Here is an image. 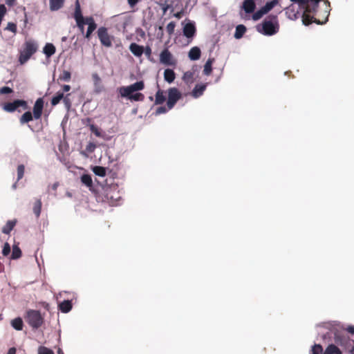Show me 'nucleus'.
I'll return each mask as SVG.
<instances>
[{
  "mask_svg": "<svg viewBox=\"0 0 354 354\" xmlns=\"http://www.w3.org/2000/svg\"><path fill=\"white\" fill-rule=\"evenodd\" d=\"M267 14L263 8L257 10L256 12H254L252 15V19L254 21H257L260 19L264 15Z\"/></svg>",
  "mask_w": 354,
  "mask_h": 354,
  "instance_id": "37",
  "label": "nucleus"
},
{
  "mask_svg": "<svg viewBox=\"0 0 354 354\" xmlns=\"http://www.w3.org/2000/svg\"><path fill=\"white\" fill-rule=\"evenodd\" d=\"M90 129L96 136H97V137L101 136L100 131L98 130V129L94 124H91L90 126Z\"/></svg>",
  "mask_w": 354,
  "mask_h": 354,
  "instance_id": "48",
  "label": "nucleus"
},
{
  "mask_svg": "<svg viewBox=\"0 0 354 354\" xmlns=\"http://www.w3.org/2000/svg\"><path fill=\"white\" fill-rule=\"evenodd\" d=\"M290 1L295 3H297L299 5V8H301V6L306 4V3H307L306 0H290Z\"/></svg>",
  "mask_w": 354,
  "mask_h": 354,
  "instance_id": "52",
  "label": "nucleus"
},
{
  "mask_svg": "<svg viewBox=\"0 0 354 354\" xmlns=\"http://www.w3.org/2000/svg\"><path fill=\"white\" fill-rule=\"evenodd\" d=\"M207 87L206 84H196L191 93V95L194 98L201 97Z\"/></svg>",
  "mask_w": 354,
  "mask_h": 354,
  "instance_id": "13",
  "label": "nucleus"
},
{
  "mask_svg": "<svg viewBox=\"0 0 354 354\" xmlns=\"http://www.w3.org/2000/svg\"><path fill=\"white\" fill-rule=\"evenodd\" d=\"M348 352L351 354H354V344L352 346V348H351L349 350H348Z\"/></svg>",
  "mask_w": 354,
  "mask_h": 354,
  "instance_id": "62",
  "label": "nucleus"
},
{
  "mask_svg": "<svg viewBox=\"0 0 354 354\" xmlns=\"http://www.w3.org/2000/svg\"><path fill=\"white\" fill-rule=\"evenodd\" d=\"M167 112V109L165 106H160L156 109V113L157 115L165 113Z\"/></svg>",
  "mask_w": 354,
  "mask_h": 354,
  "instance_id": "53",
  "label": "nucleus"
},
{
  "mask_svg": "<svg viewBox=\"0 0 354 354\" xmlns=\"http://www.w3.org/2000/svg\"><path fill=\"white\" fill-rule=\"evenodd\" d=\"M11 326L17 330L23 329L24 323L21 317H17L11 321Z\"/></svg>",
  "mask_w": 354,
  "mask_h": 354,
  "instance_id": "27",
  "label": "nucleus"
},
{
  "mask_svg": "<svg viewBox=\"0 0 354 354\" xmlns=\"http://www.w3.org/2000/svg\"><path fill=\"white\" fill-rule=\"evenodd\" d=\"M17 171V180L19 181L24 177V171H25L24 165H18Z\"/></svg>",
  "mask_w": 354,
  "mask_h": 354,
  "instance_id": "40",
  "label": "nucleus"
},
{
  "mask_svg": "<svg viewBox=\"0 0 354 354\" xmlns=\"http://www.w3.org/2000/svg\"><path fill=\"white\" fill-rule=\"evenodd\" d=\"M19 107H22L24 110L29 108L26 100H15L12 102L5 103L3 106V109L6 112L12 113L17 110Z\"/></svg>",
  "mask_w": 354,
  "mask_h": 354,
  "instance_id": "6",
  "label": "nucleus"
},
{
  "mask_svg": "<svg viewBox=\"0 0 354 354\" xmlns=\"http://www.w3.org/2000/svg\"><path fill=\"white\" fill-rule=\"evenodd\" d=\"M313 354H323V348L320 344H315L312 348Z\"/></svg>",
  "mask_w": 354,
  "mask_h": 354,
  "instance_id": "41",
  "label": "nucleus"
},
{
  "mask_svg": "<svg viewBox=\"0 0 354 354\" xmlns=\"http://www.w3.org/2000/svg\"><path fill=\"white\" fill-rule=\"evenodd\" d=\"M21 256V250L17 246H15L12 248V259H17Z\"/></svg>",
  "mask_w": 354,
  "mask_h": 354,
  "instance_id": "38",
  "label": "nucleus"
},
{
  "mask_svg": "<svg viewBox=\"0 0 354 354\" xmlns=\"http://www.w3.org/2000/svg\"><path fill=\"white\" fill-rule=\"evenodd\" d=\"M155 104H162L166 100L163 91L158 89L156 93Z\"/></svg>",
  "mask_w": 354,
  "mask_h": 354,
  "instance_id": "30",
  "label": "nucleus"
},
{
  "mask_svg": "<svg viewBox=\"0 0 354 354\" xmlns=\"http://www.w3.org/2000/svg\"><path fill=\"white\" fill-rule=\"evenodd\" d=\"M346 331L351 334H354V326H349L346 328Z\"/></svg>",
  "mask_w": 354,
  "mask_h": 354,
  "instance_id": "54",
  "label": "nucleus"
},
{
  "mask_svg": "<svg viewBox=\"0 0 354 354\" xmlns=\"http://www.w3.org/2000/svg\"><path fill=\"white\" fill-rule=\"evenodd\" d=\"M84 24H87L88 26L91 24H96L94 19L92 17H88L84 18Z\"/></svg>",
  "mask_w": 354,
  "mask_h": 354,
  "instance_id": "51",
  "label": "nucleus"
},
{
  "mask_svg": "<svg viewBox=\"0 0 354 354\" xmlns=\"http://www.w3.org/2000/svg\"><path fill=\"white\" fill-rule=\"evenodd\" d=\"M160 62L165 66H175L176 59L167 48H165L160 54Z\"/></svg>",
  "mask_w": 354,
  "mask_h": 354,
  "instance_id": "9",
  "label": "nucleus"
},
{
  "mask_svg": "<svg viewBox=\"0 0 354 354\" xmlns=\"http://www.w3.org/2000/svg\"><path fill=\"white\" fill-rule=\"evenodd\" d=\"M6 1V3L9 6H14L16 0H5Z\"/></svg>",
  "mask_w": 354,
  "mask_h": 354,
  "instance_id": "57",
  "label": "nucleus"
},
{
  "mask_svg": "<svg viewBox=\"0 0 354 354\" xmlns=\"http://www.w3.org/2000/svg\"><path fill=\"white\" fill-rule=\"evenodd\" d=\"M331 333L334 334V341L335 344L348 351L352 348L354 341L346 335L344 331H340L336 327H333L331 329Z\"/></svg>",
  "mask_w": 354,
  "mask_h": 354,
  "instance_id": "2",
  "label": "nucleus"
},
{
  "mask_svg": "<svg viewBox=\"0 0 354 354\" xmlns=\"http://www.w3.org/2000/svg\"><path fill=\"white\" fill-rule=\"evenodd\" d=\"M63 93L64 92H68L71 90V86L65 84L62 86Z\"/></svg>",
  "mask_w": 354,
  "mask_h": 354,
  "instance_id": "56",
  "label": "nucleus"
},
{
  "mask_svg": "<svg viewBox=\"0 0 354 354\" xmlns=\"http://www.w3.org/2000/svg\"><path fill=\"white\" fill-rule=\"evenodd\" d=\"M302 22L305 26H308L311 24L313 22H315L317 24H322V23L319 21V20L314 18L313 16H311L310 13L304 12L302 15Z\"/></svg>",
  "mask_w": 354,
  "mask_h": 354,
  "instance_id": "15",
  "label": "nucleus"
},
{
  "mask_svg": "<svg viewBox=\"0 0 354 354\" xmlns=\"http://www.w3.org/2000/svg\"><path fill=\"white\" fill-rule=\"evenodd\" d=\"M279 30L277 17L270 15L262 23L261 32L266 35H273ZM261 32V30H259Z\"/></svg>",
  "mask_w": 354,
  "mask_h": 354,
  "instance_id": "3",
  "label": "nucleus"
},
{
  "mask_svg": "<svg viewBox=\"0 0 354 354\" xmlns=\"http://www.w3.org/2000/svg\"><path fill=\"white\" fill-rule=\"evenodd\" d=\"M201 50L198 47H193L189 52V57L191 60H198L201 57Z\"/></svg>",
  "mask_w": 354,
  "mask_h": 354,
  "instance_id": "20",
  "label": "nucleus"
},
{
  "mask_svg": "<svg viewBox=\"0 0 354 354\" xmlns=\"http://www.w3.org/2000/svg\"><path fill=\"white\" fill-rule=\"evenodd\" d=\"M92 79L94 82L95 86H97L101 83V78L97 73H93L92 75Z\"/></svg>",
  "mask_w": 354,
  "mask_h": 354,
  "instance_id": "46",
  "label": "nucleus"
},
{
  "mask_svg": "<svg viewBox=\"0 0 354 354\" xmlns=\"http://www.w3.org/2000/svg\"><path fill=\"white\" fill-rule=\"evenodd\" d=\"M57 353H58V354H64V353L61 348H59Z\"/></svg>",
  "mask_w": 354,
  "mask_h": 354,
  "instance_id": "63",
  "label": "nucleus"
},
{
  "mask_svg": "<svg viewBox=\"0 0 354 354\" xmlns=\"http://www.w3.org/2000/svg\"><path fill=\"white\" fill-rule=\"evenodd\" d=\"M38 354H55L53 351L46 346H41L38 348Z\"/></svg>",
  "mask_w": 354,
  "mask_h": 354,
  "instance_id": "39",
  "label": "nucleus"
},
{
  "mask_svg": "<svg viewBox=\"0 0 354 354\" xmlns=\"http://www.w3.org/2000/svg\"><path fill=\"white\" fill-rule=\"evenodd\" d=\"M34 118L33 114L30 111L25 112L19 118V122L21 124L28 123Z\"/></svg>",
  "mask_w": 354,
  "mask_h": 354,
  "instance_id": "25",
  "label": "nucleus"
},
{
  "mask_svg": "<svg viewBox=\"0 0 354 354\" xmlns=\"http://www.w3.org/2000/svg\"><path fill=\"white\" fill-rule=\"evenodd\" d=\"M92 33H93L92 32H91V31L87 30V31L86 32V35H85V38H86L88 39H90L91 35Z\"/></svg>",
  "mask_w": 354,
  "mask_h": 354,
  "instance_id": "60",
  "label": "nucleus"
},
{
  "mask_svg": "<svg viewBox=\"0 0 354 354\" xmlns=\"http://www.w3.org/2000/svg\"><path fill=\"white\" fill-rule=\"evenodd\" d=\"M50 1V9L53 11L58 10L62 8L64 0H49Z\"/></svg>",
  "mask_w": 354,
  "mask_h": 354,
  "instance_id": "23",
  "label": "nucleus"
},
{
  "mask_svg": "<svg viewBox=\"0 0 354 354\" xmlns=\"http://www.w3.org/2000/svg\"><path fill=\"white\" fill-rule=\"evenodd\" d=\"M278 0H272L271 1L267 2L262 8L266 13L270 12L275 6L278 4Z\"/></svg>",
  "mask_w": 354,
  "mask_h": 354,
  "instance_id": "36",
  "label": "nucleus"
},
{
  "mask_svg": "<svg viewBox=\"0 0 354 354\" xmlns=\"http://www.w3.org/2000/svg\"><path fill=\"white\" fill-rule=\"evenodd\" d=\"M13 92V90L8 86H3L0 88V95L10 94Z\"/></svg>",
  "mask_w": 354,
  "mask_h": 354,
  "instance_id": "45",
  "label": "nucleus"
},
{
  "mask_svg": "<svg viewBox=\"0 0 354 354\" xmlns=\"http://www.w3.org/2000/svg\"><path fill=\"white\" fill-rule=\"evenodd\" d=\"M176 78V74L172 69L167 68L164 71V79L168 83H172Z\"/></svg>",
  "mask_w": 354,
  "mask_h": 354,
  "instance_id": "19",
  "label": "nucleus"
},
{
  "mask_svg": "<svg viewBox=\"0 0 354 354\" xmlns=\"http://www.w3.org/2000/svg\"><path fill=\"white\" fill-rule=\"evenodd\" d=\"M41 205H42V203H41V200L37 199L34 203L33 208H32L33 212L35 214L37 218H39L40 216L41 210Z\"/></svg>",
  "mask_w": 354,
  "mask_h": 354,
  "instance_id": "31",
  "label": "nucleus"
},
{
  "mask_svg": "<svg viewBox=\"0 0 354 354\" xmlns=\"http://www.w3.org/2000/svg\"><path fill=\"white\" fill-rule=\"evenodd\" d=\"M175 27H176V23L174 21H171L167 24V26L166 27V30H167V33L169 35H171L174 33Z\"/></svg>",
  "mask_w": 354,
  "mask_h": 354,
  "instance_id": "42",
  "label": "nucleus"
},
{
  "mask_svg": "<svg viewBox=\"0 0 354 354\" xmlns=\"http://www.w3.org/2000/svg\"><path fill=\"white\" fill-rule=\"evenodd\" d=\"M145 88L143 81L136 82L128 86H122L119 88V93L122 97H127L129 100L135 102H142L145 96L141 93H133L136 91H142Z\"/></svg>",
  "mask_w": 354,
  "mask_h": 354,
  "instance_id": "1",
  "label": "nucleus"
},
{
  "mask_svg": "<svg viewBox=\"0 0 354 354\" xmlns=\"http://www.w3.org/2000/svg\"><path fill=\"white\" fill-rule=\"evenodd\" d=\"M81 181L88 187H91L93 186V180L91 176L89 174L82 175L81 177Z\"/></svg>",
  "mask_w": 354,
  "mask_h": 354,
  "instance_id": "33",
  "label": "nucleus"
},
{
  "mask_svg": "<svg viewBox=\"0 0 354 354\" xmlns=\"http://www.w3.org/2000/svg\"><path fill=\"white\" fill-rule=\"evenodd\" d=\"M44 102L42 97H39L35 101L32 110L34 119L39 120L41 118L44 109Z\"/></svg>",
  "mask_w": 354,
  "mask_h": 354,
  "instance_id": "10",
  "label": "nucleus"
},
{
  "mask_svg": "<svg viewBox=\"0 0 354 354\" xmlns=\"http://www.w3.org/2000/svg\"><path fill=\"white\" fill-rule=\"evenodd\" d=\"M37 44L33 41H27L24 44V48L21 51L19 62L21 64H25L32 55L37 50Z\"/></svg>",
  "mask_w": 354,
  "mask_h": 354,
  "instance_id": "5",
  "label": "nucleus"
},
{
  "mask_svg": "<svg viewBox=\"0 0 354 354\" xmlns=\"http://www.w3.org/2000/svg\"><path fill=\"white\" fill-rule=\"evenodd\" d=\"M59 308L62 313H68L72 308L71 301L69 300H65L59 304Z\"/></svg>",
  "mask_w": 354,
  "mask_h": 354,
  "instance_id": "24",
  "label": "nucleus"
},
{
  "mask_svg": "<svg viewBox=\"0 0 354 354\" xmlns=\"http://www.w3.org/2000/svg\"><path fill=\"white\" fill-rule=\"evenodd\" d=\"M323 354H342L341 350L335 344H329Z\"/></svg>",
  "mask_w": 354,
  "mask_h": 354,
  "instance_id": "21",
  "label": "nucleus"
},
{
  "mask_svg": "<svg viewBox=\"0 0 354 354\" xmlns=\"http://www.w3.org/2000/svg\"><path fill=\"white\" fill-rule=\"evenodd\" d=\"M96 28H97V24H91L88 26L87 30L93 32L96 29Z\"/></svg>",
  "mask_w": 354,
  "mask_h": 354,
  "instance_id": "55",
  "label": "nucleus"
},
{
  "mask_svg": "<svg viewBox=\"0 0 354 354\" xmlns=\"http://www.w3.org/2000/svg\"><path fill=\"white\" fill-rule=\"evenodd\" d=\"M17 350L15 347L9 348L7 354H16Z\"/></svg>",
  "mask_w": 354,
  "mask_h": 354,
  "instance_id": "58",
  "label": "nucleus"
},
{
  "mask_svg": "<svg viewBox=\"0 0 354 354\" xmlns=\"http://www.w3.org/2000/svg\"><path fill=\"white\" fill-rule=\"evenodd\" d=\"M96 148V145L93 142H89L86 147V149L88 152L92 153L95 151Z\"/></svg>",
  "mask_w": 354,
  "mask_h": 354,
  "instance_id": "49",
  "label": "nucleus"
},
{
  "mask_svg": "<svg viewBox=\"0 0 354 354\" xmlns=\"http://www.w3.org/2000/svg\"><path fill=\"white\" fill-rule=\"evenodd\" d=\"M71 79V73L70 71H63L62 73L59 75L58 81H63V82H69Z\"/></svg>",
  "mask_w": 354,
  "mask_h": 354,
  "instance_id": "35",
  "label": "nucleus"
},
{
  "mask_svg": "<svg viewBox=\"0 0 354 354\" xmlns=\"http://www.w3.org/2000/svg\"><path fill=\"white\" fill-rule=\"evenodd\" d=\"M12 187H13L14 189H15L16 187H17V183H15Z\"/></svg>",
  "mask_w": 354,
  "mask_h": 354,
  "instance_id": "64",
  "label": "nucleus"
},
{
  "mask_svg": "<svg viewBox=\"0 0 354 354\" xmlns=\"http://www.w3.org/2000/svg\"><path fill=\"white\" fill-rule=\"evenodd\" d=\"M181 98L180 92L175 87L170 88L168 90V100L167 106L169 109H171L178 100Z\"/></svg>",
  "mask_w": 354,
  "mask_h": 354,
  "instance_id": "7",
  "label": "nucleus"
},
{
  "mask_svg": "<svg viewBox=\"0 0 354 354\" xmlns=\"http://www.w3.org/2000/svg\"><path fill=\"white\" fill-rule=\"evenodd\" d=\"M74 18L76 21L84 20V17L82 16L80 5L78 0H77L75 2Z\"/></svg>",
  "mask_w": 354,
  "mask_h": 354,
  "instance_id": "22",
  "label": "nucleus"
},
{
  "mask_svg": "<svg viewBox=\"0 0 354 354\" xmlns=\"http://www.w3.org/2000/svg\"><path fill=\"white\" fill-rule=\"evenodd\" d=\"M158 4L162 10L163 15H165L167 11L171 8V6L167 3V1H165V3H159Z\"/></svg>",
  "mask_w": 354,
  "mask_h": 354,
  "instance_id": "43",
  "label": "nucleus"
},
{
  "mask_svg": "<svg viewBox=\"0 0 354 354\" xmlns=\"http://www.w3.org/2000/svg\"><path fill=\"white\" fill-rule=\"evenodd\" d=\"M77 26L79 28L80 32L84 34V20L76 21Z\"/></svg>",
  "mask_w": 354,
  "mask_h": 354,
  "instance_id": "50",
  "label": "nucleus"
},
{
  "mask_svg": "<svg viewBox=\"0 0 354 354\" xmlns=\"http://www.w3.org/2000/svg\"><path fill=\"white\" fill-rule=\"evenodd\" d=\"M145 53H146V55H151V48H150L149 47H147V48H146V50H145Z\"/></svg>",
  "mask_w": 354,
  "mask_h": 354,
  "instance_id": "61",
  "label": "nucleus"
},
{
  "mask_svg": "<svg viewBox=\"0 0 354 354\" xmlns=\"http://www.w3.org/2000/svg\"><path fill=\"white\" fill-rule=\"evenodd\" d=\"M16 225L15 221H8L2 228V232L6 234H9Z\"/></svg>",
  "mask_w": 354,
  "mask_h": 354,
  "instance_id": "26",
  "label": "nucleus"
},
{
  "mask_svg": "<svg viewBox=\"0 0 354 354\" xmlns=\"http://www.w3.org/2000/svg\"><path fill=\"white\" fill-rule=\"evenodd\" d=\"M183 80L187 84L192 83L194 81V72L189 71L184 73Z\"/></svg>",
  "mask_w": 354,
  "mask_h": 354,
  "instance_id": "34",
  "label": "nucleus"
},
{
  "mask_svg": "<svg viewBox=\"0 0 354 354\" xmlns=\"http://www.w3.org/2000/svg\"><path fill=\"white\" fill-rule=\"evenodd\" d=\"M10 245L8 243H6L4 246H3V250H2V254L4 256H7V255H8L10 254Z\"/></svg>",
  "mask_w": 354,
  "mask_h": 354,
  "instance_id": "47",
  "label": "nucleus"
},
{
  "mask_svg": "<svg viewBox=\"0 0 354 354\" xmlns=\"http://www.w3.org/2000/svg\"><path fill=\"white\" fill-rule=\"evenodd\" d=\"M93 173L98 176L104 177L106 176V168L101 166H95L93 167Z\"/></svg>",
  "mask_w": 354,
  "mask_h": 354,
  "instance_id": "32",
  "label": "nucleus"
},
{
  "mask_svg": "<svg viewBox=\"0 0 354 354\" xmlns=\"http://www.w3.org/2000/svg\"><path fill=\"white\" fill-rule=\"evenodd\" d=\"M214 61V59H208L204 66L203 74L205 75H209L212 71V64Z\"/></svg>",
  "mask_w": 354,
  "mask_h": 354,
  "instance_id": "29",
  "label": "nucleus"
},
{
  "mask_svg": "<svg viewBox=\"0 0 354 354\" xmlns=\"http://www.w3.org/2000/svg\"><path fill=\"white\" fill-rule=\"evenodd\" d=\"M55 46L51 43H47L43 48V53L48 58L53 55L55 53Z\"/></svg>",
  "mask_w": 354,
  "mask_h": 354,
  "instance_id": "18",
  "label": "nucleus"
},
{
  "mask_svg": "<svg viewBox=\"0 0 354 354\" xmlns=\"http://www.w3.org/2000/svg\"><path fill=\"white\" fill-rule=\"evenodd\" d=\"M6 30L11 31L13 33H16L17 32V25L15 23L9 22L7 24Z\"/></svg>",
  "mask_w": 354,
  "mask_h": 354,
  "instance_id": "44",
  "label": "nucleus"
},
{
  "mask_svg": "<svg viewBox=\"0 0 354 354\" xmlns=\"http://www.w3.org/2000/svg\"><path fill=\"white\" fill-rule=\"evenodd\" d=\"M183 16V11L178 12L175 14H174V17H175L177 19H180Z\"/></svg>",
  "mask_w": 354,
  "mask_h": 354,
  "instance_id": "59",
  "label": "nucleus"
},
{
  "mask_svg": "<svg viewBox=\"0 0 354 354\" xmlns=\"http://www.w3.org/2000/svg\"><path fill=\"white\" fill-rule=\"evenodd\" d=\"M130 51L136 57H140L143 52L144 48L136 43H131L129 46Z\"/></svg>",
  "mask_w": 354,
  "mask_h": 354,
  "instance_id": "16",
  "label": "nucleus"
},
{
  "mask_svg": "<svg viewBox=\"0 0 354 354\" xmlns=\"http://www.w3.org/2000/svg\"><path fill=\"white\" fill-rule=\"evenodd\" d=\"M245 32H246V28L244 25H242V24L238 25L236 27L234 37L236 39H241L243 36V35L245 34Z\"/></svg>",
  "mask_w": 354,
  "mask_h": 354,
  "instance_id": "28",
  "label": "nucleus"
},
{
  "mask_svg": "<svg viewBox=\"0 0 354 354\" xmlns=\"http://www.w3.org/2000/svg\"><path fill=\"white\" fill-rule=\"evenodd\" d=\"M196 33V27L192 23H187L183 28V35L187 38H192Z\"/></svg>",
  "mask_w": 354,
  "mask_h": 354,
  "instance_id": "12",
  "label": "nucleus"
},
{
  "mask_svg": "<svg viewBox=\"0 0 354 354\" xmlns=\"http://www.w3.org/2000/svg\"><path fill=\"white\" fill-rule=\"evenodd\" d=\"M97 36L102 45L105 47H111L112 46V38L108 33L106 28H99L97 30Z\"/></svg>",
  "mask_w": 354,
  "mask_h": 354,
  "instance_id": "8",
  "label": "nucleus"
},
{
  "mask_svg": "<svg viewBox=\"0 0 354 354\" xmlns=\"http://www.w3.org/2000/svg\"><path fill=\"white\" fill-rule=\"evenodd\" d=\"M62 99L64 100V102L66 104L68 102V99L67 98V96L64 97L63 92H57L51 100L52 106H56L60 102V101Z\"/></svg>",
  "mask_w": 354,
  "mask_h": 354,
  "instance_id": "17",
  "label": "nucleus"
},
{
  "mask_svg": "<svg viewBox=\"0 0 354 354\" xmlns=\"http://www.w3.org/2000/svg\"><path fill=\"white\" fill-rule=\"evenodd\" d=\"M256 8V4L254 0H244L243 2L242 8L246 13H252Z\"/></svg>",
  "mask_w": 354,
  "mask_h": 354,
  "instance_id": "14",
  "label": "nucleus"
},
{
  "mask_svg": "<svg viewBox=\"0 0 354 354\" xmlns=\"http://www.w3.org/2000/svg\"><path fill=\"white\" fill-rule=\"evenodd\" d=\"M306 4L301 6L300 8L304 9V12L310 14H315L319 6V0H306Z\"/></svg>",
  "mask_w": 354,
  "mask_h": 354,
  "instance_id": "11",
  "label": "nucleus"
},
{
  "mask_svg": "<svg viewBox=\"0 0 354 354\" xmlns=\"http://www.w3.org/2000/svg\"><path fill=\"white\" fill-rule=\"evenodd\" d=\"M26 322L33 328L38 329L44 324V317L40 311L36 310H28L24 316Z\"/></svg>",
  "mask_w": 354,
  "mask_h": 354,
  "instance_id": "4",
  "label": "nucleus"
}]
</instances>
